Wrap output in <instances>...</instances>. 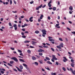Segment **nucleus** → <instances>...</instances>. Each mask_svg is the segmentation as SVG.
Returning a JSON list of instances; mask_svg holds the SVG:
<instances>
[{"instance_id":"obj_1","label":"nucleus","mask_w":75,"mask_h":75,"mask_svg":"<svg viewBox=\"0 0 75 75\" xmlns=\"http://www.w3.org/2000/svg\"><path fill=\"white\" fill-rule=\"evenodd\" d=\"M23 66H24V67H25L26 69H27L28 70V71H29L30 70V69L29 68H28V66H27V64H23Z\"/></svg>"},{"instance_id":"obj_2","label":"nucleus","mask_w":75,"mask_h":75,"mask_svg":"<svg viewBox=\"0 0 75 75\" xmlns=\"http://www.w3.org/2000/svg\"><path fill=\"white\" fill-rule=\"evenodd\" d=\"M11 59H13L14 60L15 62H18V59H17V58L16 57H13L11 58Z\"/></svg>"},{"instance_id":"obj_3","label":"nucleus","mask_w":75,"mask_h":75,"mask_svg":"<svg viewBox=\"0 0 75 75\" xmlns=\"http://www.w3.org/2000/svg\"><path fill=\"white\" fill-rule=\"evenodd\" d=\"M42 33L43 34H44V35H46L47 34V31H46L45 30H42Z\"/></svg>"},{"instance_id":"obj_4","label":"nucleus","mask_w":75,"mask_h":75,"mask_svg":"<svg viewBox=\"0 0 75 75\" xmlns=\"http://www.w3.org/2000/svg\"><path fill=\"white\" fill-rule=\"evenodd\" d=\"M49 38V40L50 41H54V40L53 39H52L51 38H52L50 36H49L48 37Z\"/></svg>"},{"instance_id":"obj_5","label":"nucleus","mask_w":75,"mask_h":75,"mask_svg":"<svg viewBox=\"0 0 75 75\" xmlns=\"http://www.w3.org/2000/svg\"><path fill=\"white\" fill-rule=\"evenodd\" d=\"M52 57H53L52 58L53 59H54V60H57V59H57V58L56 57H55V56L54 55H52Z\"/></svg>"},{"instance_id":"obj_6","label":"nucleus","mask_w":75,"mask_h":75,"mask_svg":"<svg viewBox=\"0 0 75 75\" xmlns=\"http://www.w3.org/2000/svg\"><path fill=\"white\" fill-rule=\"evenodd\" d=\"M38 51L39 52H44V50L41 49H40L38 50Z\"/></svg>"},{"instance_id":"obj_7","label":"nucleus","mask_w":75,"mask_h":75,"mask_svg":"<svg viewBox=\"0 0 75 75\" xmlns=\"http://www.w3.org/2000/svg\"><path fill=\"white\" fill-rule=\"evenodd\" d=\"M16 68H17V70H18V71H19V72H23V71L21 69H19L18 68V67L17 66L16 67Z\"/></svg>"},{"instance_id":"obj_8","label":"nucleus","mask_w":75,"mask_h":75,"mask_svg":"<svg viewBox=\"0 0 75 75\" xmlns=\"http://www.w3.org/2000/svg\"><path fill=\"white\" fill-rule=\"evenodd\" d=\"M63 45H64V44H63V43H61V44L59 45V47H62V48H63V47H64Z\"/></svg>"},{"instance_id":"obj_9","label":"nucleus","mask_w":75,"mask_h":75,"mask_svg":"<svg viewBox=\"0 0 75 75\" xmlns=\"http://www.w3.org/2000/svg\"><path fill=\"white\" fill-rule=\"evenodd\" d=\"M69 9L70 11H72V10H73V8H72V7L71 6H70L69 7Z\"/></svg>"},{"instance_id":"obj_10","label":"nucleus","mask_w":75,"mask_h":75,"mask_svg":"<svg viewBox=\"0 0 75 75\" xmlns=\"http://www.w3.org/2000/svg\"><path fill=\"white\" fill-rule=\"evenodd\" d=\"M71 66L72 67H74V63H71Z\"/></svg>"},{"instance_id":"obj_11","label":"nucleus","mask_w":75,"mask_h":75,"mask_svg":"<svg viewBox=\"0 0 75 75\" xmlns=\"http://www.w3.org/2000/svg\"><path fill=\"white\" fill-rule=\"evenodd\" d=\"M32 45H35V44H37V42H35L34 41H32Z\"/></svg>"},{"instance_id":"obj_12","label":"nucleus","mask_w":75,"mask_h":75,"mask_svg":"<svg viewBox=\"0 0 75 75\" xmlns=\"http://www.w3.org/2000/svg\"><path fill=\"white\" fill-rule=\"evenodd\" d=\"M44 15H41L40 16V19H42V18H43V17Z\"/></svg>"},{"instance_id":"obj_13","label":"nucleus","mask_w":75,"mask_h":75,"mask_svg":"<svg viewBox=\"0 0 75 75\" xmlns=\"http://www.w3.org/2000/svg\"><path fill=\"white\" fill-rule=\"evenodd\" d=\"M38 62H39V63H40V64H43V63L42 62L43 61H42V60H41V61L39 60Z\"/></svg>"},{"instance_id":"obj_14","label":"nucleus","mask_w":75,"mask_h":75,"mask_svg":"<svg viewBox=\"0 0 75 75\" xmlns=\"http://www.w3.org/2000/svg\"><path fill=\"white\" fill-rule=\"evenodd\" d=\"M45 68L46 69H47V70H48L49 71H51V69L50 68H48V67H45Z\"/></svg>"},{"instance_id":"obj_15","label":"nucleus","mask_w":75,"mask_h":75,"mask_svg":"<svg viewBox=\"0 0 75 75\" xmlns=\"http://www.w3.org/2000/svg\"><path fill=\"white\" fill-rule=\"evenodd\" d=\"M47 64H52V63H51V62L49 61H47Z\"/></svg>"},{"instance_id":"obj_16","label":"nucleus","mask_w":75,"mask_h":75,"mask_svg":"<svg viewBox=\"0 0 75 75\" xmlns=\"http://www.w3.org/2000/svg\"><path fill=\"white\" fill-rule=\"evenodd\" d=\"M32 59L33 60H36V58L34 57H32Z\"/></svg>"},{"instance_id":"obj_17","label":"nucleus","mask_w":75,"mask_h":75,"mask_svg":"<svg viewBox=\"0 0 75 75\" xmlns=\"http://www.w3.org/2000/svg\"><path fill=\"white\" fill-rule=\"evenodd\" d=\"M35 33L36 34H38L40 33V32L38 30H36L35 31Z\"/></svg>"},{"instance_id":"obj_18","label":"nucleus","mask_w":75,"mask_h":75,"mask_svg":"<svg viewBox=\"0 0 75 75\" xmlns=\"http://www.w3.org/2000/svg\"><path fill=\"white\" fill-rule=\"evenodd\" d=\"M19 61H21V62H25L23 60V59H19Z\"/></svg>"},{"instance_id":"obj_19","label":"nucleus","mask_w":75,"mask_h":75,"mask_svg":"<svg viewBox=\"0 0 75 75\" xmlns=\"http://www.w3.org/2000/svg\"><path fill=\"white\" fill-rule=\"evenodd\" d=\"M35 65H36V66H38V63L37 62H35Z\"/></svg>"},{"instance_id":"obj_20","label":"nucleus","mask_w":75,"mask_h":75,"mask_svg":"<svg viewBox=\"0 0 75 75\" xmlns=\"http://www.w3.org/2000/svg\"><path fill=\"white\" fill-rule=\"evenodd\" d=\"M20 69H23V66H22V65H20Z\"/></svg>"},{"instance_id":"obj_21","label":"nucleus","mask_w":75,"mask_h":75,"mask_svg":"<svg viewBox=\"0 0 75 75\" xmlns=\"http://www.w3.org/2000/svg\"><path fill=\"white\" fill-rule=\"evenodd\" d=\"M53 11H55L56 10V7H54L53 8Z\"/></svg>"},{"instance_id":"obj_22","label":"nucleus","mask_w":75,"mask_h":75,"mask_svg":"<svg viewBox=\"0 0 75 75\" xmlns=\"http://www.w3.org/2000/svg\"><path fill=\"white\" fill-rule=\"evenodd\" d=\"M30 42V41H28V40H26V41H24V43H27V42Z\"/></svg>"},{"instance_id":"obj_23","label":"nucleus","mask_w":75,"mask_h":75,"mask_svg":"<svg viewBox=\"0 0 75 75\" xmlns=\"http://www.w3.org/2000/svg\"><path fill=\"white\" fill-rule=\"evenodd\" d=\"M59 40L61 41H63V40H62V38H59Z\"/></svg>"},{"instance_id":"obj_24","label":"nucleus","mask_w":75,"mask_h":75,"mask_svg":"<svg viewBox=\"0 0 75 75\" xmlns=\"http://www.w3.org/2000/svg\"><path fill=\"white\" fill-rule=\"evenodd\" d=\"M51 74L52 75H56V73H53L52 72Z\"/></svg>"},{"instance_id":"obj_25","label":"nucleus","mask_w":75,"mask_h":75,"mask_svg":"<svg viewBox=\"0 0 75 75\" xmlns=\"http://www.w3.org/2000/svg\"><path fill=\"white\" fill-rule=\"evenodd\" d=\"M27 52L28 53V54H31V51H30V50H28L27 51Z\"/></svg>"},{"instance_id":"obj_26","label":"nucleus","mask_w":75,"mask_h":75,"mask_svg":"<svg viewBox=\"0 0 75 75\" xmlns=\"http://www.w3.org/2000/svg\"><path fill=\"white\" fill-rule=\"evenodd\" d=\"M42 6V4L40 6H39L38 7H39V8H41Z\"/></svg>"},{"instance_id":"obj_27","label":"nucleus","mask_w":75,"mask_h":75,"mask_svg":"<svg viewBox=\"0 0 75 75\" xmlns=\"http://www.w3.org/2000/svg\"><path fill=\"white\" fill-rule=\"evenodd\" d=\"M62 69L64 71H66V69H65V67H63Z\"/></svg>"},{"instance_id":"obj_28","label":"nucleus","mask_w":75,"mask_h":75,"mask_svg":"<svg viewBox=\"0 0 75 75\" xmlns=\"http://www.w3.org/2000/svg\"><path fill=\"white\" fill-rule=\"evenodd\" d=\"M48 4L49 7H51V4Z\"/></svg>"},{"instance_id":"obj_29","label":"nucleus","mask_w":75,"mask_h":75,"mask_svg":"<svg viewBox=\"0 0 75 75\" xmlns=\"http://www.w3.org/2000/svg\"><path fill=\"white\" fill-rule=\"evenodd\" d=\"M10 63L11 64H12L14 63V62L13 61H11L10 62Z\"/></svg>"},{"instance_id":"obj_30","label":"nucleus","mask_w":75,"mask_h":75,"mask_svg":"<svg viewBox=\"0 0 75 75\" xmlns=\"http://www.w3.org/2000/svg\"><path fill=\"white\" fill-rule=\"evenodd\" d=\"M71 61L72 62V63H74V60L73 59H71Z\"/></svg>"},{"instance_id":"obj_31","label":"nucleus","mask_w":75,"mask_h":75,"mask_svg":"<svg viewBox=\"0 0 75 75\" xmlns=\"http://www.w3.org/2000/svg\"><path fill=\"white\" fill-rule=\"evenodd\" d=\"M59 24H56V26H55V27H57L58 26H59Z\"/></svg>"},{"instance_id":"obj_32","label":"nucleus","mask_w":75,"mask_h":75,"mask_svg":"<svg viewBox=\"0 0 75 75\" xmlns=\"http://www.w3.org/2000/svg\"><path fill=\"white\" fill-rule=\"evenodd\" d=\"M46 59H47V60H50V58L48 57H45Z\"/></svg>"},{"instance_id":"obj_33","label":"nucleus","mask_w":75,"mask_h":75,"mask_svg":"<svg viewBox=\"0 0 75 75\" xmlns=\"http://www.w3.org/2000/svg\"><path fill=\"white\" fill-rule=\"evenodd\" d=\"M18 52H22V51H21V50H18Z\"/></svg>"},{"instance_id":"obj_34","label":"nucleus","mask_w":75,"mask_h":75,"mask_svg":"<svg viewBox=\"0 0 75 75\" xmlns=\"http://www.w3.org/2000/svg\"><path fill=\"white\" fill-rule=\"evenodd\" d=\"M33 17H30L29 18V21H30L31 20L33 19Z\"/></svg>"},{"instance_id":"obj_35","label":"nucleus","mask_w":75,"mask_h":75,"mask_svg":"<svg viewBox=\"0 0 75 75\" xmlns=\"http://www.w3.org/2000/svg\"><path fill=\"white\" fill-rule=\"evenodd\" d=\"M57 47L58 48H59V49H61V47L59 46H57Z\"/></svg>"},{"instance_id":"obj_36","label":"nucleus","mask_w":75,"mask_h":75,"mask_svg":"<svg viewBox=\"0 0 75 75\" xmlns=\"http://www.w3.org/2000/svg\"><path fill=\"white\" fill-rule=\"evenodd\" d=\"M22 38H26V36H25V35L22 36Z\"/></svg>"},{"instance_id":"obj_37","label":"nucleus","mask_w":75,"mask_h":75,"mask_svg":"<svg viewBox=\"0 0 75 75\" xmlns=\"http://www.w3.org/2000/svg\"><path fill=\"white\" fill-rule=\"evenodd\" d=\"M33 3H34V1H31V2H30V3L31 4H33Z\"/></svg>"},{"instance_id":"obj_38","label":"nucleus","mask_w":75,"mask_h":75,"mask_svg":"<svg viewBox=\"0 0 75 75\" xmlns=\"http://www.w3.org/2000/svg\"><path fill=\"white\" fill-rule=\"evenodd\" d=\"M43 47H44V48H48V46H45V45H44L43 46Z\"/></svg>"},{"instance_id":"obj_39","label":"nucleus","mask_w":75,"mask_h":75,"mask_svg":"<svg viewBox=\"0 0 75 75\" xmlns=\"http://www.w3.org/2000/svg\"><path fill=\"white\" fill-rule=\"evenodd\" d=\"M63 58H64V59H65L66 61H68V60L66 58V57H63Z\"/></svg>"},{"instance_id":"obj_40","label":"nucleus","mask_w":75,"mask_h":75,"mask_svg":"<svg viewBox=\"0 0 75 75\" xmlns=\"http://www.w3.org/2000/svg\"><path fill=\"white\" fill-rule=\"evenodd\" d=\"M8 65H9V66H11V67H12V66H12V65H11V64H10L9 63H8Z\"/></svg>"},{"instance_id":"obj_41","label":"nucleus","mask_w":75,"mask_h":75,"mask_svg":"<svg viewBox=\"0 0 75 75\" xmlns=\"http://www.w3.org/2000/svg\"><path fill=\"white\" fill-rule=\"evenodd\" d=\"M56 64L57 65H59V63L57 62H56Z\"/></svg>"},{"instance_id":"obj_42","label":"nucleus","mask_w":75,"mask_h":75,"mask_svg":"<svg viewBox=\"0 0 75 75\" xmlns=\"http://www.w3.org/2000/svg\"><path fill=\"white\" fill-rule=\"evenodd\" d=\"M67 30H69V31H71V29H70V28H68V27H67Z\"/></svg>"},{"instance_id":"obj_43","label":"nucleus","mask_w":75,"mask_h":75,"mask_svg":"<svg viewBox=\"0 0 75 75\" xmlns=\"http://www.w3.org/2000/svg\"><path fill=\"white\" fill-rule=\"evenodd\" d=\"M72 73L73 74V75H75V72L74 71H72Z\"/></svg>"},{"instance_id":"obj_44","label":"nucleus","mask_w":75,"mask_h":75,"mask_svg":"<svg viewBox=\"0 0 75 75\" xmlns=\"http://www.w3.org/2000/svg\"><path fill=\"white\" fill-rule=\"evenodd\" d=\"M25 21H26L27 22H29V21L27 20L26 18L25 19Z\"/></svg>"},{"instance_id":"obj_45","label":"nucleus","mask_w":75,"mask_h":75,"mask_svg":"<svg viewBox=\"0 0 75 75\" xmlns=\"http://www.w3.org/2000/svg\"><path fill=\"white\" fill-rule=\"evenodd\" d=\"M45 6H46V5H45L43 6H42V8H44Z\"/></svg>"},{"instance_id":"obj_46","label":"nucleus","mask_w":75,"mask_h":75,"mask_svg":"<svg viewBox=\"0 0 75 75\" xmlns=\"http://www.w3.org/2000/svg\"><path fill=\"white\" fill-rule=\"evenodd\" d=\"M9 26H12V25H11V23H9Z\"/></svg>"},{"instance_id":"obj_47","label":"nucleus","mask_w":75,"mask_h":75,"mask_svg":"<svg viewBox=\"0 0 75 75\" xmlns=\"http://www.w3.org/2000/svg\"><path fill=\"white\" fill-rule=\"evenodd\" d=\"M51 3H52V0H50V1L49 2V3L48 4H51Z\"/></svg>"},{"instance_id":"obj_48","label":"nucleus","mask_w":75,"mask_h":75,"mask_svg":"<svg viewBox=\"0 0 75 75\" xmlns=\"http://www.w3.org/2000/svg\"><path fill=\"white\" fill-rule=\"evenodd\" d=\"M11 49L12 50H14V48L11 47Z\"/></svg>"},{"instance_id":"obj_49","label":"nucleus","mask_w":75,"mask_h":75,"mask_svg":"<svg viewBox=\"0 0 75 75\" xmlns=\"http://www.w3.org/2000/svg\"><path fill=\"white\" fill-rule=\"evenodd\" d=\"M13 27L15 28V27H17V25L16 24H15V25H13Z\"/></svg>"},{"instance_id":"obj_50","label":"nucleus","mask_w":75,"mask_h":75,"mask_svg":"<svg viewBox=\"0 0 75 75\" xmlns=\"http://www.w3.org/2000/svg\"><path fill=\"white\" fill-rule=\"evenodd\" d=\"M30 48H34V47L32 46H30Z\"/></svg>"},{"instance_id":"obj_51","label":"nucleus","mask_w":75,"mask_h":75,"mask_svg":"<svg viewBox=\"0 0 75 75\" xmlns=\"http://www.w3.org/2000/svg\"><path fill=\"white\" fill-rule=\"evenodd\" d=\"M10 4L11 5L12 4V0H10Z\"/></svg>"},{"instance_id":"obj_52","label":"nucleus","mask_w":75,"mask_h":75,"mask_svg":"<svg viewBox=\"0 0 75 75\" xmlns=\"http://www.w3.org/2000/svg\"><path fill=\"white\" fill-rule=\"evenodd\" d=\"M13 69L14 70V71H16V72H17V70L16 69Z\"/></svg>"},{"instance_id":"obj_53","label":"nucleus","mask_w":75,"mask_h":75,"mask_svg":"<svg viewBox=\"0 0 75 75\" xmlns=\"http://www.w3.org/2000/svg\"><path fill=\"white\" fill-rule=\"evenodd\" d=\"M39 7H37L36 8V10H39Z\"/></svg>"},{"instance_id":"obj_54","label":"nucleus","mask_w":75,"mask_h":75,"mask_svg":"<svg viewBox=\"0 0 75 75\" xmlns=\"http://www.w3.org/2000/svg\"><path fill=\"white\" fill-rule=\"evenodd\" d=\"M20 56H23V53H22L20 54Z\"/></svg>"},{"instance_id":"obj_55","label":"nucleus","mask_w":75,"mask_h":75,"mask_svg":"<svg viewBox=\"0 0 75 75\" xmlns=\"http://www.w3.org/2000/svg\"><path fill=\"white\" fill-rule=\"evenodd\" d=\"M52 60V62H54V59H51Z\"/></svg>"},{"instance_id":"obj_56","label":"nucleus","mask_w":75,"mask_h":75,"mask_svg":"<svg viewBox=\"0 0 75 75\" xmlns=\"http://www.w3.org/2000/svg\"><path fill=\"white\" fill-rule=\"evenodd\" d=\"M39 55H40V56H41V55H42V53H39Z\"/></svg>"},{"instance_id":"obj_57","label":"nucleus","mask_w":75,"mask_h":75,"mask_svg":"<svg viewBox=\"0 0 75 75\" xmlns=\"http://www.w3.org/2000/svg\"><path fill=\"white\" fill-rule=\"evenodd\" d=\"M51 49L52 50V51H55L54 50V49L53 48H51Z\"/></svg>"},{"instance_id":"obj_58","label":"nucleus","mask_w":75,"mask_h":75,"mask_svg":"<svg viewBox=\"0 0 75 75\" xmlns=\"http://www.w3.org/2000/svg\"><path fill=\"white\" fill-rule=\"evenodd\" d=\"M48 20H50V19H51V18H50V17L48 16Z\"/></svg>"},{"instance_id":"obj_59","label":"nucleus","mask_w":75,"mask_h":75,"mask_svg":"<svg viewBox=\"0 0 75 75\" xmlns=\"http://www.w3.org/2000/svg\"><path fill=\"white\" fill-rule=\"evenodd\" d=\"M1 72L2 74H3L4 73V71H1Z\"/></svg>"},{"instance_id":"obj_60","label":"nucleus","mask_w":75,"mask_h":75,"mask_svg":"<svg viewBox=\"0 0 75 75\" xmlns=\"http://www.w3.org/2000/svg\"><path fill=\"white\" fill-rule=\"evenodd\" d=\"M70 70L71 71H73V69H72L70 68Z\"/></svg>"},{"instance_id":"obj_61","label":"nucleus","mask_w":75,"mask_h":75,"mask_svg":"<svg viewBox=\"0 0 75 75\" xmlns=\"http://www.w3.org/2000/svg\"><path fill=\"white\" fill-rule=\"evenodd\" d=\"M17 26L15 27L14 29L15 30H17Z\"/></svg>"},{"instance_id":"obj_62","label":"nucleus","mask_w":75,"mask_h":75,"mask_svg":"<svg viewBox=\"0 0 75 75\" xmlns=\"http://www.w3.org/2000/svg\"><path fill=\"white\" fill-rule=\"evenodd\" d=\"M71 33H72V34H75V31H74L73 32H72Z\"/></svg>"},{"instance_id":"obj_63","label":"nucleus","mask_w":75,"mask_h":75,"mask_svg":"<svg viewBox=\"0 0 75 75\" xmlns=\"http://www.w3.org/2000/svg\"><path fill=\"white\" fill-rule=\"evenodd\" d=\"M21 35H24V33L22 32Z\"/></svg>"},{"instance_id":"obj_64","label":"nucleus","mask_w":75,"mask_h":75,"mask_svg":"<svg viewBox=\"0 0 75 75\" xmlns=\"http://www.w3.org/2000/svg\"><path fill=\"white\" fill-rule=\"evenodd\" d=\"M2 42H3V43H6L7 42L6 41H2Z\"/></svg>"}]
</instances>
